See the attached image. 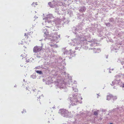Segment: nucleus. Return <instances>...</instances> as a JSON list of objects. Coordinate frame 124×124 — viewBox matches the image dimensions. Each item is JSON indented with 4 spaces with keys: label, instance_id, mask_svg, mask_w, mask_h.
Wrapping results in <instances>:
<instances>
[{
    "label": "nucleus",
    "instance_id": "1",
    "mask_svg": "<svg viewBox=\"0 0 124 124\" xmlns=\"http://www.w3.org/2000/svg\"><path fill=\"white\" fill-rule=\"evenodd\" d=\"M32 33L33 32H31L26 33L24 34V41L26 42H30L31 41V39L32 38Z\"/></svg>",
    "mask_w": 124,
    "mask_h": 124
},
{
    "label": "nucleus",
    "instance_id": "2",
    "mask_svg": "<svg viewBox=\"0 0 124 124\" xmlns=\"http://www.w3.org/2000/svg\"><path fill=\"white\" fill-rule=\"evenodd\" d=\"M79 98V97L78 96L74 97L72 99L70 100V102L73 105H75L76 104L75 103V102L77 103V102H78V99Z\"/></svg>",
    "mask_w": 124,
    "mask_h": 124
},
{
    "label": "nucleus",
    "instance_id": "3",
    "mask_svg": "<svg viewBox=\"0 0 124 124\" xmlns=\"http://www.w3.org/2000/svg\"><path fill=\"white\" fill-rule=\"evenodd\" d=\"M41 47L39 46H35L33 49V51L34 53H37L41 51L42 49Z\"/></svg>",
    "mask_w": 124,
    "mask_h": 124
},
{
    "label": "nucleus",
    "instance_id": "4",
    "mask_svg": "<svg viewBox=\"0 0 124 124\" xmlns=\"http://www.w3.org/2000/svg\"><path fill=\"white\" fill-rule=\"evenodd\" d=\"M44 31H46L45 32H44V36L46 37H49L51 36H50V35L49 34V33L48 31L46 30V29H45L44 30Z\"/></svg>",
    "mask_w": 124,
    "mask_h": 124
},
{
    "label": "nucleus",
    "instance_id": "5",
    "mask_svg": "<svg viewBox=\"0 0 124 124\" xmlns=\"http://www.w3.org/2000/svg\"><path fill=\"white\" fill-rule=\"evenodd\" d=\"M113 96L111 95H109L107 96V100H109L111 98L114 99Z\"/></svg>",
    "mask_w": 124,
    "mask_h": 124
},
{
    "label": "nucleus",
    "instance_id": "6",
    "mask_svg": "<svg viewBox=\"0 0 124 124\" xmlns=\"http://www.w3.org/2000/svg\"><path fill=\"white\" fill-rule=\"evenodd\" d=\"M27 55V54H26L25 53H23L21 55V56L23 58H25Z\"/></svg>",
    "mask_w": 124,
    "mask_h": 124
},
{
    "label": "nucleus",
    "instance_id": "7",
    "mask_svg": "<svg viewBox=\"0 0 124 124\" xmlns=\"http://www.w3.org/2000/svg\"><path fill=\"white\" fill-rule=\"evenodd\" d=\"M37 5L38 3L37 2H33L32 3L31 5L33 7H35Z\"/></svg>",
    "mask_w": 124,
    "mask_h": 124
},
{
    "label": "nucleus",
    "instance_id": "8",
    "mask_svg": "<svg viewBox=\"0 0 124 124\" xmlns=\"http://www.w3.org/2000/svg\"><path fill=\"white\" fill-rule=\"evenodd\" d=\"M48 4L50 7L51 8L54 7V5L53 4H52L51 2L48 3Z\"/></svg>",
    "mask_w": 124,
    "mask_h": 124
},
{
    "label": "nucleus",
    "instance_id": "9",
    "mask_svg": "<svg viewBox=\"0 0 124 124\" xmlns=\"http://www.w3.org/2000/svg\"><path fill=\"white\" fill-rule=\"evenodd\" d=\"M31 58L30 59H28V60H26V62H31Z\"/></svg>",
    "mask_w": 124,
    "mask_h": 124
},
{
    "label": "nucleus",
    "instance_id": "10",
    "mask_svg": "<svg viewBox=\"0 0 124 124\" xmlns=\"http://www.w3.org/2000/svg\"><path fill=\"white\" fill-rule=\"evenodd\" d=\"M36 72L37 73H38L39 74H42V72L41 71L37 70L36 71Z\"/></svg>",
    "mask_w": 124,
    "mask_h": 124
},
{
    "label": "nucleus",
    "instance_id": "11",
    "mask_svg": "<svg viewBox=\"0 0 124 124\" xmlns=\"http://www.w3.org/2000/svg\"><path fill=\"white\" fill-rule=\"evenodd\" d=\"M98 111H95L94 112V115H97L98 114Z\"/></svg>",
    "mask_w": 124,
    "mask_h": 124
},
{
    "label": "nucleus",
    "instance_id": "12",
    "mask_svg": "<svg viewBox=\"0 0 124 124\" xmlns=\"http://www.w3.org/2000/svg\"><path fill=\"white\" fill-rule=\"evenodd\" d=\"M23 42L22 41H21L19 42V44H23Z\"/></svg>",
    "mask_w": 124,
    "mask_h": 124
},
{
    "label": "nucleus",
    "instance_id": "13",
    "mask_svg": "<svg viewBox=\"0 0 124 124\" xmlns=\"http://www.w3.org/2000/svg\"><path fill=\"white\" fill-rule=\"evenodd\" d=\"M121 86L122 87H124V84H122L121 85Z\"/></svg>",
    "mask_w": 124,
    "mask_h": 124
},
{
    "label": "nucleus",
    "instance_id": "14",
    "mask_svg": "<svg viewBox=\"0 0 124 124\" xmlns=\"http://www.w3.org/2000/svg\"><path fill=\"white\" fill-rule=\"evenodd\" d=\"M63 111H62V113L63 114H65V113H63Z\"/></svg>",
    "mask_w": 124,
    "mask_h": 124
},
{
    "label": "nucleus",
    "instance_id": "15",
    "mask_svg": "<svg viewBox=\"0 0 124 124\" xmlns=\"http://www.w3.org/2000/svg\"><path fill=\"white\" fill-rule=\"evenodd\" d=\"M109 124H113L112 123H110Z\"/></svg>",
    "mask_w": 124,
    "mask_h": 124
},
{
    "label": "nucleus",
    "instance_id": "16",
    "mask_svg": "<svg viewBox=\"0 0 124 124\" xmlns=\"http://www.w3.org/2000/svg\"><path fill=\"white\" fill-rule=\"evenodd\" d=\"M65 111H66V110H63V111H64V112Z\"/></svg>",
    "mask_w": 124,
    "mask_h": 124
}]
</instances>
